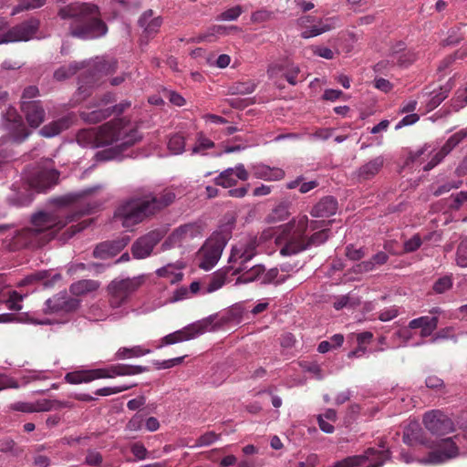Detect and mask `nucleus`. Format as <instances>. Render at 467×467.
I'll return each mask as SVG.
<instances>
[{
	"label": "nucleus",
	"instance_id": "nucleus-27",
	"mask_svg": "<svg viewBox=\"0 0 467 467\" xmlns=\"http://www.w3.org/2000/svg\"><path fill=\"white\" fill-rule=\"evenodd\" d=\"M451 87L446 84L440 87L438 89H434L428 95H424L426 107L428 110H432L437 108L447 97L450 92Z\"/></svg>",
	"mask_w": 467,
	"mask_h": 467
},
{
	"label": "nucleus",
	"instance_id": "nucleus-47",
	"mask_svg": "<svg viewBox=\"0 0 467 467\" xmlns=\"http://www.w3.org/2000/svg\"><path fill=\"white\" fill-rule=\"evenodd\" d=\"M228 321L224 317H210L206 318V331H214L223 327Z\"/></svg>",
	"mask_w": 467,
	"mask_h": 467
},
{
	"label": "nucleus",
	"instance_id": "nucleus-56",
	"mask_svg": "<svg viewBox=\"0 0 467 467\" xmlns=\"http://www.w3.org/2000/svg\"><path fill=\"white\" fill-rule=\"evenodd\" d=\"M462 184V181L459 180L456 182H449L442 185H441L435 192L434 194L436 196H439L441 194H443L445 192H450L451 189H458Z\"/></svg>",
	"mask_w": 467,
	"mask_h": 467
},
{
	"label": "nucleus",
	"instance_id": "nucleus-2",
	"mask_svg": "<svg viewBox=\"0 0 467 467\" xmlns=\"http://www.w3.org/2000/svg\"><path fill=\"white\" fill-rule=\"evenodd\" d=\"M308 223L306 215H299L293 218L288 223L280 226L277 231L273 229L265 230L260 236V240L266 241L276 235V244L283 245L280 250L283 255L296 254L312 246L324 244L328 238L327 230L317 232L308 239L305 236Z\"/></svg>",
	"mask_w": 467,
	"mask_h": 467
},
{
	"label": "nucleus",
	"instance_id": "nucleus-37",
	"mask_svg": "<svg viewBox=\"0 0 467 467\" xmlns=\"http://www.w3.org/2000/svg\"><path fill=\"white\" fill-rule=\"evenodd\" d=\"M289 208L287 204L281 203L278 204L275 208L272 210V212L267 216L268 223H277L285 220L289 216Z\"/></svg>",
	"mask_w": 467,
	"mask_h": 467
},
{
	"label": "nucleus",
	"instance_id": "nucleus-53",
	"mask_svg": "<svg viewBox=\"0 0 467 467\" xmlns=\"http://www.w3.org/2000/svg\"><path fill=\"white\" fill-rule=\"evenodd\" d=\"M183 358H184V357H178V358H170V359H166V360H162V361H158V362H156V368L157 369L171 368L172 367L180 365L182 362Z\"/></svg>",
	"mask_w": 467,
	"mask_h": 467
},
{
	"label": "nucleus",
	"instance_id": "nucleus-25",
	"mask_svg": "<svg viewBox=\"0 0 467 467\" xmlns=\"http://www.w3.org/2000/svg\"><path fill=\"white\" fill-rule=\"evenodd\" d=\"M22 109L31 127L36 128L43 122L44 109L36 101H23Z\"/></svg>",
	"mask_w": 467,
	"mask_h": 467
},
{
	"label": "nucleus",
	"instance_id": "nucleus-17",
	"mask_svg": "<svg viewBox=\"0 0 467 467\" xmlns=\"http://www.w3.org/2000/svg\"><path fill=\"white\" fill-rule=\"evenodd\" d=\"M249 173L242 163L237 164L234 168H228L222 171L215 179V183L223 188L234 186L238 181H247Z\"/></svg>",
	"mask_w": 467,
	"mask_h": 467
},
{
	"label": "nucleus",
	"instance_id": "nucleus-7",
	"mask_svg": "<svg viewBox=\"0 0 467 467\" xmlns=\"http://www.w3.org/2000/svg\"><path fill=\"white\" fill-rule=\"evenodd\" d=\"M38 26V20L31 19L26 23L9 28L4 20H0V44L28 41L35 36Z\"/></svg>",
	"mask_w": 467,
	"mask_h": 467
},
{
	"label": "nucleus",
	"instance_id": "nucleus-14",
	"mask_svg": "<svg viewBox=\"0 0 467 467\" xmlns=\"http://www.w3.org/2000/svg\"><path fill=\"white\" fill-rule=\"evenodd\" d=\"M68 407L67 402L42 399L34 402L17 401L10 405L11 410L26 413L44 412Z\"/></svg>",
	"mask_w": 467,
	"mask_h": 467
},
{
	"label": "nucleus",
	"instance_id": "nucleus-15",
	"mask_svg": "<svg viewBox=\"0 0 467 467\" xmlns=\"http://www.w3.org/2000/svg\"><path fill=\"white\" fill-rule=\"evenodd\" d=\"M227 238V234L215 232L206 240V271L213 267L220 260Z\"/></svg>",
	"mask_w": 467,
	"mask_h": 467
},
{
	"label": "nucleus",
	"instance_id": "nucleus-16",
	"mask_svg": "<svg viewBox=\"0 0 467 467\" xmlns=\"http://www.w3.org/2000/svg\"><path fill=\"white\" fill-rule=\"evenodd\" d=\"M458 455V448L455 441L451 439H445L441 441L439 448L431 451L427 458L422 459L420 462L429 464L442 463Z\"/></svg>",
	"mask_w": 467,
	"mask_h": 467
},
{
	"label": "nucleus",
	"instance_id": "nucleus-31",
	"mask_svg": "<svg viewBox=\"0 0 467 467\" xmlns=\"http://www.w3.org/2000/svg\"><path fill=\"white\" fill-rule=\"evenodd\" d=\"M129 240H121L116 244V245L109 244V243H104L96 247L94 250V255L97 257H108V256H113L115 255L119 251H120L122 248L126 246Z\"/></svg>",
	"mask_w": 467,
	"mask_h": 467
},
{
	"label": "nucleus",
	"instance_id": "nucleus-26",
	"mask_svg": "<svg viewBox=\"0 0 467 467\" xmlns=\"http://www.w3.org/2000/svg\"><path fill=\"white\" fill-rule=\"evenodd\" d=\"M337 210V201L330 196L321 199L311 210L313 217H328L336 213Z\"/></svg>",
	"mask_w": 467,
	"mask_h": 467
},
{
	"label": "nucleus",
	"instance_id": "nucleus-43",
	"mask_svg": "<svg viewBox=\"0 0 467 467\" xmlns=\"http://www.w3.org/2000/svg\"><path fill=\"white\" fill-rule=\"evenodd\" d=\"M184 139L180 135L172 136L168 143V148L172 154L182 153L184 149Z\"/></svg>",
	"mask_w": 467,
	"mask_h": 467
},
{
	"label": "nucleus",
	"instance_id": "nucleus-35",
	"mask_svg": "<svg viewBox=\"0 0 467 467\" xmlns=\"http://www.w3.org/2000/svg\"><path fill=\"white\" fill-rule=\"evenodd\" d=\"M265 268L264 266L257 265L249 268L247 271H244L236 280V283H249L256 280H260L262 282V277L264 275Z\"/></svg>",
	"mask_w": 467,
	"mask_h": 467
},
{
	"label": "nucleus",
	"instance_id": "nucleus-40",
	"mask_svg": "<svg viewBox=\"0 0 467 467\" xmlns=\"http://www.w3.org/2000/svg\"><path fill=\"white\" fill-rule=\"evenodd\" d=\"M456 263L461 267H467V237L463 238L458 246Z\"/></svg>",
	"mask_w": 467,
	"mask_h": 467
},
{
	"label": "nucleus",
	"instance_id": "nucleus-60",
	"mask_svg": "<svg viewBox=\"0 0 467 467\" xmlns=\"http://www.w3.org/2000/svg\"><path fill=\"white\" fill-rule=\"evenodd\" d=\"M452 332L453 328L451 327L442 328L433 336V337L431 339V342L436 343L439 340L449 339L452 337Z\"/></svg>",
	"mask_w": 467,
	"mask_h": 467
},
{
	"label": "nucleus",
	"instance_id": "nucleus-64",
	"mask_svg": "<svg viewBox=\"0 0 467 467\" xmlns=\"http://www.w3.org/2000/svg\"><path fill=\"white\" fill-rule=\"evenodd\" d=\"M375 268V263L370 259V260H368V261H363L359 264H358L355 267H354V272L355 273H366V272H370L372 270H374Z\"/></svg>",
	"mask_w": 467,
	"mask_h": 467
},
{
	"label": "nucleus",
	"instance_id": "nucleus-4",
	"mask_svg": "<svg viewBox=\"0 0 467 467\" xmlns=\"http://www.w3.org/2000/svg\"><path fill=\"white\" fill-rule=\"evenodd\" d=\"M175 197L176 194L172 190L166 189L159 196L147 195L132 199L118 208L115 218L122 226L132 227L141 222L145 216L171 204Z\"/></svg>",
	"mask_w": 467,
	"mask_h": 467
},
{
	"label": "nucleus",
	"instance_id": "nucleus-10",
	"mask_svg": "<svg viewBox=\"0 0 467 467\" xmlns=\"http://www.w3.org/2000/svg\"><path fill=\"white\" fill-rule=\"evenodd\" d=\"M109 99H102L92 106L88 107L86 109L81 111V118L86 122L95 123L109 116L112 111L119 114L130 107V103L129 101H123L119 105L114 106L111 110V107L109 106Z\"/></svg>",
	"mask_w": 467,
	"mask_h": 467
},
{
	"label": "nucleus",
	"instance_id": "nucleus-54",
	"mask_svg": "<svg viewBox=\"0 0 467 467\" xmlns=\"http://www.w3.org/2000/svg\"><path fill=\"white\" fill-rule=\"evenodd\" d=\"M212 35H230L232 33H237L240 32L241 29L236 26H216L211 28Z\"/></svg>",
	"mask_w": 467,
	"mask_h": 467
},
{
	"label": "nucleus",
	"instance_id": "nucleus-33",
	"mask_svg": "<svg viewBox=\"0 0 467 467\" xmlns=\"http://www.w3.org/2000/svg\"><path fill=\"white\" fill-rule=\"evenodd\" d=\"M99 284L93 280H80L71 285L70 291L75 296H83L97 290Z\"/></svg>",
	"mask_w": 467,
	"mask_h": 467
},
{
	"label": "nucleus",
	"instance_id": "nucleus-1",
	"mask_svg": "<svg viewBox=\"0 0 467 467\" xmlns=\"http://www.w3.org/2000/svg\"><path fill=\"white\" fill-rule=\"evenodd\" d=\"M78 142L85 147H109L98 152L100 160H112L120 156L121 152L141 140L137 127L122 119L110 120L100 126L99 130H85L77 137Z\"/></svg>",
	"mask_w": 467,
	"mask_h": 467
},
{
	"label": "nucleus",
	"instance_id": "nucleus-62",
	"mask_svg": "<svg viewBox=\"0 0 467 467\" xmlns=\"http://www.w3.org/2000/svg\"><path fill=\"white\" fill-rule=\"evenodd\" d=\"M131 451L138 460H144L147 456L146 448L140 442H136L131 445Z\"/></svg>",
	"mask_w": 467,
	"mask_h": 467
},
{
	"label": "nucleus",
	"instance_id": "nucleus-9",
	"mask_svg": "<svg viewBox=\"0 0 467 467\" xmlns=\"http://www.w3.org/2000/svg\"><path fill=\"white\" fill-rule=\"evenodd\" d=\"M258 244L256 237L248 235L243 237L238 244L232 248L229 260L230 262L239 263L240 265L234 272L244 271L246 268L244 264L255 255Z\"/></svg>",
	"mask_w": 467,
	"mask_h": 467
},
{
	"label": "nucleus",
	"instance_id": "nucleus-61",
	"mask_svg": "<svg viewBox=\"0 0 467 467\" xmlns=\"http://www.w3.org/2000/svg\"><path fill=\"white\" fill-rule=\"evenodd\" d=\"M144 420L141 415L136 414L127 424V429L130 431H138L142 428Z\"/></svg>",
	"mask_w": 467,
	"mask_h": 467
},
{
	"label": "nucleus",
	"instance_id": "nucleus-46",
	"mask_svg": "<svg viewBox=\"0 0 467 467\" xmlns=\"http://www.w3.org/2000/svg\"><path fill=\"white\" fill-rule=\"evenodd\" d=\"M367 251L363 247L356 248L353 244L346 247V256L352 261H358L365 257Z\"/></svg>",
	"mask_w": 467,
	"mask_h": 467
},
{
	"label": "nucleus",
	"instance_id": "nucleus-63",
	"mask_svg": "<svg viewBox=\"0 0 467 467\" xmlns=\"http://www.w3.org/2000/svg\"><path fill=\"white\" fill-rule=\"evenodd\" d=\"M362 456L350 457L336 463V467H354L361 463Z\"/></svg>",
	"mask_w": 467,
	"mask_h": 467
},
{
	"label": "nucleus",
	"instance_id": "nucleus-45",
	"mask_svg": "<svg viewBox=\"0 0 467 467\" xmlns=\"http://www.w3.org/2000/svg\"><path fill=\"white\" fill-rule=\"evenodd\" d=\"M359 301L358 298L351 297L350 295L342 296L334 302V307L337 310H340L344 307L354 306L358 305Z\"/></svg>",
	"mask_w": 467,
	"mask_h": 467
},
{
	"label": "nucleus",
	"instance_id": "nucleus-36",
	"mask_svg": "<svg viewBox=\"0 0 467 467\" xmlns=\"http://www.w3.org/2000/svg\"><path fill=\"white\" fill-rule=\"evenodd\" d=\"M227 272L225 270H218L209 278L206 286V293H213L220 289L226 282Z\"/></svg>",
	"mask_w": 467,
	"mask_h": 467
},
{
	"label": "nucleus",
	"instance_id": "nucleus-50",
	"mask_svg": "<svg viewBox=\"0 0 467 467\" xmlns=\"http://www.w3.org/2000/svg\"><path fill=\"white\" fill-rule=\"evenodd\" d=\"M130 386H116V387H105L96 390V394L99 396H110L128 390Z\"/></svg>",
	"mask_w": 467,
	"mask_h": 467
},
{
	"label": "nucleus",
	"instance_id": "nucleus-18",
	"mask_svg": "<svg viewBox=\"0 0 467 467\" xmlns=\"http://www.w3.org/2000/svg\"><path fill=\"white\" fill-rule=\"evenodd\" d=\"M184 267L185 265L182 262L177 261L156 269L155 274L158 277L166 279L170 284L175 285L182 281Z\"/></svg>",
	"mask_w": 467,
	"mask_h": 467
},
{
	"label": "nucleus",
	"instance_id": "nucleus-34",
	"mask_svg": "<svg viewBox=\"0 0 467 467\" xmlns=\"http://www.w3.org/2000/svg\"><path fill=\"white\" fill-rule=\"evenodd\" d=\"M70 124L69 118L62 119L58 121H54L45 126L41 130L40 134L44 137H53L60 133L63 130L67 129Z\"/></svg>",
	"mask_w": 467,
	"mask_h": 467
},
{
	"label": "nucleus",
	"instance_id": "nucleus-42",
	"mask_svg": "<svg viewBox=\"0 0 467 467\" xmlns=\"http://www.w3.org/2000/svg\"><path fill=\"white\" fill-rule=\"evenodd\" d=\"M242 13V6L235 5L221 13L217 19L222 21H234L241 16Z\"/></svg>",
	"mask_w": 467,
	"mask_h": 467
},
{
	"label": "nucleus",
	"instance_id": "nucleus-19",
	"mask_svg": "<svg viewBox=\"0 0 467 467\" xmlns=\"http://www.w3.org/2000/svg\"><path fill=\"white\" fill-rule=\"evenodd\" d=\"M159 241L160 236L157 233H150L140 238L132 246L133 255L138 259L149 256Z\"/></svg>",
	"mask_w": 467,
	"mask_h": 467
},
{
	"label": "nucleus",
	"instance_id": "nucleus-21",
	"mask_svg": "<svg viewBox=\"0 0 467 467\" xmlns=\"http://www.w3.org/2000/svg\"><path fill=\"white\" fill-rule=\"evenodd\" d=\"M253 176L256 179L275 182L285 177V171L278 167H270L264 163H256L251 166Z\"/></svg>",
	"mask_w": 467,
	"mask_h": 467
},
{
	"label": "nucleus",
	"instance_id": "nucleus-28",
	"mask_svg": "<svg viewBox=\"0 0 467 467\" xmlns=\"http://www.w3.org/2000/svg\"><path fill=\"white\" fill-rule=\"evenodd\" d=\"M58 175V172L53 169L46 170L38 175L37 179L32 182V185L38 191H44L57 183Z\"/></svg>",
	"mask_w": 467,
	"mask_h": 467
},
{
	"label": "nucleus",
	"instance_id": "nucleus-29",
	"mask_svg": "<svg viewBox=\"0 0 467 467\" xmlns=\"http://www.w3.org/2000/svg\"><path fill=\"white\" fill-rule=\"evenodd\" d=\"M390 62L401 67L410 65L416 59V55L411 51H404V44H399V49L392 52L390 55Z\"/></svg>",
	"mask_w": 467,
	"mask_h": 467
},
{
	"label": "nucleus",
	"instance_id": "nucleus-32",
	"mask_svg": "<svg viewBox=\"0 0 467 467\" xmlns=\"http://www.w3.org/2000/svg\"><path fill=\"white\" fill-rule=\"evenodd\" d=\"M150 353V350L140 346L131 348H120L115 354L116 359H130L133 358L142 357Z\"/></svg>",
	"mask_w": 467,
	"mask_h": 467
},
{
	"label": "nucleus",
	"instance_id": "nucleus-49",
	"mask_svg": "<svg viewBox=\"0 0 467 467\" xmlns=\"http://www.w3.org/2000/svg\"><path fill=\"white\" fill-rule=\"evenodd\" d=\"M452 285L450 276H442L439 278L433 285V290L438 294H442L449 290Z\"/></svg>",
	"mask_w": 467,
	"mask_h": 467
},
{
	"label": "nucleus",
	"instance_id": "nucleus-8",
	"mask_svg": "<svg viewBox=\"0 0 467 467\" xmlns=\"http://www.w3.org/2000/svg\"><path fill=\"white\" fill-rule=\"evenodd\" d=\"M142 282V277L112 281L108 288L110 307H120L128 297L141 285Z\"/></svg>",
	"mask_w": 467,
	"mask_h": 467
},
{
	"label": "nucleus",
	"instance_id": "nucleus-55",
	"mask_svg": "<svg viewBox=\"0 0 467 467\" xmlns=\"http://www.w3.org/2000/svg\"><path fill=\"white\" fill-rule=\"evenodd\" d=\"M452 202L451 207L454 210H459L461 206L467 202V192L462 191L455 195H451Z\"/></svg>",
	"mask_w": 467,
	"mask_h": 467
},
{
	"label": "nucleus",
	"instance_id": "nucleus-24",
	"mask_svg": "<svg viewBox=\"0 0 467 467\" xmlns=\"http://www.w3.org/2000/svg\"><path fill=\"white\" fill-rule=\"evenodd\" d=\"M439 319L437 317L423 316L410 321V327L420 329V336L428 337L432 335L438 327Z\"/></svg>",
	"mask_w": 467,
	"mask_h": 467
},
{
	"label": "nucleus",
	"instance_id": "nucleus-3",
	"mask_svg": "<svg viewBox=\"0 0 467 467\" xmlns=\"http://www.w3.org/2000/svg\"><path fill=\"white\" fill-rule=\"evenodd\" d=\"M61 19L71 20L70 34L73 36L90 39L105 36L108 28L99 18L96 5L89 3H73L59 9Z\"/></svg>",
	"mask_w": 467,
	"mask_h": 467
},
{
	"label": "nucleus",
	"instance_id": "nucleus-22",
	"mask_svg": "<svg viewBox=\"0 0 467 467\" xmlns=\"http://www.w3.org/2000/svg\"><path fill=\"white\" fill-rule=\"evenodd\" d=\"M45 379H47V377L41 371H28L22 377L20 381H17L6 375H0V390L7 388L17 389L21 386L26 385L33 380H40Z\"/></svg>",
	"mask_w": 467,
	"mask_h": 467
},
{
	"label": "nucleus",
	"instance_id": "nucleus-58",
	"mask_svg": "<svg viewBox=\"0 0 467 467\" xmlns=\"http://www.w3.org/2000/svg\"><path fill=\"white\" fill-rule=\"evenodd\" d=\"M421 245V239L419 235H414L404 243V251L411 253L416 251Z\"/></svg>",
	"mask_w": 467,
	"mask_h": 467
},
{
	"label": "nucleus",
	"instance_id": "nucleus-12",
	"mask_svg": "<svg viewBox=\"0 0 467 467\" xmlns=\"http://www.w3.org/2000/svg\"><path fill=\"white\" fill-rule=\"evenodd\" d=\"M146 370L140 366L131 367L123 364L112 365L105 368L88 369L90 381L101 379H114L118 376H130L142 373Z\"/></svg>",
	"mask_w": 467,
	"mask_h": 467
},
{
	"label": "nucleus",
	"instance_id": "nucleus-44",
	"mask_svg": "<svg viewBox=\"0 0 467 467\" xmlns=\"http://www.w3.org/2000/svg\"><path fill=\"white\" fill-rule=\"evenodd\" d=\"M192 296L189 292V288L186 286H180L175 289L171 296L167 298V303H176L187 298H190Z\"/></svg>",
	"mask_w": 467,
	"mask_h": 467
},
{
	"label": "nucleus",
	"instance_id": "nucleus-13",
	"mask_svg": "<svg viewBox=\"0 0 467 467\" xmlns=\"http://www.w3.org/2000/svg\"><path fill=\"white\" fill-rule=\"evenodd\" d=\"M204 331V323L197 321L192 323L182 329L170 333L161 339L159 348L174 345L184 341L192 340L202 335Z\"/></svg>",
	"mask_w": 467,
	"mask_h": 467
},
{
	"label": "nucleus",
	"instance_id": "nucleus-23",
	"mask_svg": "<svg viewBox=\"0 0 467 467\" xmlns=\"http://www.w3.org/2000/svg\"><path fill=\"white\" fill-rule=\"evenodd\" d=\"M337 24V18L336 17H328L326 19H318L315 22V25L310 26L306 29L301 32V36L303 38H310L314 36H317L323 33L328 32L336 27Z\"/></svg>",
	"mask_w": 467,
	"mask_h": 467
},
{
	"label": "nucleus",
	"instance_id": "nucleus-57",
	"mask_svg": "<svg viewBox=\"0 0 467 467\" xmlns=\"http://www.w3.org/2000/svg\"><path fill=\"white\" fill-rule=\"evenodd\" d=\"M207 62L210 66H215L219 68H225L231 62L230 56L226 54L220 55L216 60L213 61L211 57L208 58Z\"/></svg>",
	"mask_w": 467,
	"mask_h": 467
},
{
	"label": "nucleus",
	"instance_id": "nucleus-48",
	"mask_svg": "<svg viewBox=\"0 0 467 467\" xmlns=\"http://www.w3.org/2000/svg\"><path fill=\"white\" fill-rule=\"evenodd\" d=\"M45 2L46 0H21V4L14 9L12 15H15L24 9L38 8L42 6Z\"/></svg>",
	"mask_w": 467,
	"mask_h": 467
},
{
	"label": "nucleus",
	"instance_id": "nucleus-41",
	"mask_svg": "<svg viewBox=\"0 0 467 467\" xmlns=\"http://www.w3.org/2000/svg\"><path fill=\"white\" fill-rule=\"evenodd\" d=\"M25 296L19 294L16 291H12L9 293V297L6 300V306L9 309L19 311L22 309V301Z\"/></svg>",
	"mask_w": 467,
	"mask_h": 467
},
{
	"label": "nucleus",
	"instance_id": "nucleus-52",
	"mask_svg": "<svg viewBox=\"0 0 467 467\" xmlns=\"http://www.w3.org/2000/svg\"><path fill=\"white\" fill-rule=\"evenodd\" d=\"M77 71V66L76 65H70V66H67V67H60L59 69H57L55 74H54V77L55 78H57V80H63L67 78H68L69 76L75 74Z\"/></svg>",
	"mask_w": 467,
	"mask_h": 467
},
{
	"label": "nucleus",
	"instance_id": "nucleus-20",
	"mask_svg": "<svg viewBox=\"0 0 467 467\" xmlns=\"http://www.w3.org/2000/svg\"><path fill=\"white\" fill-rule=\"evenodd\" d=\"M385 158L377 156L361 165L356 171L355 176L358 181H368L374 178L383 168Z\"/></svg>",
	"mask_w": 467,
	"mask_h": 467
},
{
	"label": "nucleus",
	"instance_id": "nucleus-6",
	"mask_svg": "<svg viewBox=\"0 0 467 467\" xmlns=\"http://www.w3.org/2000/svg\"><path fill=\"white\" fill-rule=\"evenodd\" d=\"M83 213V212H77L65 215L62 213H38L32 217V224L34 231L37 233L49 229L58 231L67 223L76 221Z\"/></svg>",
	"mask_w": 467,
	"mask_h": 467
},
{
	"label": "nucleus",
	"instance_id": "nucleus-39",
	"mask_svg": "<svg viewBox=\"0 0 467 467\" xmlns=\"http://www.w3.org/2000/svg\"><path fill=\"white\" fill-rule=\"evenodd\" d=\"M192 230L190 226L182 227L171 234L169 240L172 245L180 244L182 239L192 236Z\"/></svg>",
	"mask_w": 467,
	"mask_h": 467
},
{
	"label": "nucleus",
	"instance_id": "nucleus-5",
	"mask_svg": "<svg viewBox=\"0 0 467 467\" xmlns=\"http://www.w3.org/2000/svg\"><path fill=\"white\" fill-rule=\"evenodd\" d=\"M467 138V128L462 129L452 134L438 150L431 149V146H424L415 152H411L408 158V162L423 164V170L428 171L437 166L456 146Z\"/></svg>",
	"mask_w": 467,
	"mask_h": 467
},
{
	"label": "nucleus",
	"instance_id": "nucleus-30",
	"mask_svg": "<svg viewBox=\"0 0 467 467\" xmlns=\"http://www.w3.org/2000/svg\"><path fill=\"white\" fill-rule=\"evenodd\" d=\"M139 23L147 34H152L159 30L161 19L160 16H153L152 11L148 10L143 13Z\"/></svg>",
	"mask_w": 467,
	"mask_h": 467
},
{
	"label": "nucleus",
	"instance_id": "nucleus-51",
	"mask_svg": "<svg viewBox=\"0 0 467 467\" xmlns=\"http://www.w3.org/2000/svg\"><path fill=\"white\" fill-rule=\"evenodd\" d=\"M300 69L297 65L291 64L287 67L286 72L285 73V78L287 80V82L293 86H295L297 83L296 78L299 74Z\"/></svg>",
	"mask_w": 467,
	"mask_h": 467
},
{
	"label": "nucleus",
	"instance_id": "nucleus-38",
	"mask_svg": "<svg viewBox=\"0 0 467 467\" xmlns=\"http://www.w3.org/2000/svg\"><path fill=\"white\" fill-rule=\"evenodd\" d=\"M65 379L69 384H81L90 382L88 369L69 372L65 376Z\"/></svg>",
	"mask_w": 467,
	"mask_h": 467
},
{
	"label": "nucleus",
	"instance_id": "nucleus-59",
	"mask_svg": "<svg viewBox=\"0 0 467 467\" xmlns=\"http://www.w3.org/2000/svg\"><path fill=\"white\" fill-rule=\"evenodd\" d=\"M398 314H399L398 308L396 306H390L389 308H385V309L381 310L379 315V320L386 322V321H389V320H392L393 318H395L398 316Z\"/></svg>",
	"mask_w": 467,
	"mask_h": 467
},
{
	"label": "nucleus",
	"instance_id": "nucleus-11",
	"mask_svg": "<svg viewBox=\"0 0 467 467\" xmlns=\"http://www.w3.org/2000/svg\"><path fill=\"white\" fill-rule=\"evenodd\" d=\"M425 428L432 434L441 436L454 431L451 420L441 410H431L424 414Z\"/></svg>",
	"mask_w": 467,
	"mask_h": 467
}]
</instances>
